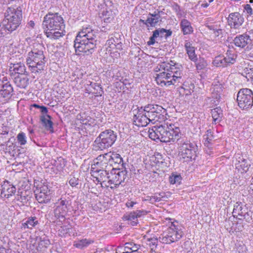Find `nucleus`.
I'll return each instance as SVG.
<instances>
[{
  "mask_svg": "<svg viewBox=\"0 0 253 253\" xmlns=\"http://www.w3.org/2000/svg\"><path fill=\"white\" fill-rule=\"evenodd\" d=\"M236 55L231 50H228L226 56L219 55L216 56L212 64L216 67H224L234 64L236 61Z\"/></svg>",
  "mask_w": 253,
  "mask_h": 253,
  "instance_id": "2eb2a0df",
  "label": "nucleus"
},
{
  "mask_svg": "<svg viewBox=\"0 0 253 253\" xmlns=\"http://www.w3.org/2000/svg\"><path fill=\"white\" fill-rule=\"evenodd\" d=\"M238 106L242 109H248L253 104V91L249 88L241 89L237 94Z\"/></svg>",
  "mask_w": 253,
  "mask_h": 253,
  "instance_id": "9b49d317",
  "label": "nucleus"
},
{
  "mask_svg": "<svg viewBox=\"0 0 253 253\" xmlns=\"http://www.w3.org/2000/svg\"><path fill=\"white\" fill-rule=\"evenodd\" d=\"M35 196L37 200L40 203H47L50 199V191L47 185L41 182H34Z\"/></svg>",
  "mask_w": 253,
  "mask_h": 253,
  "instance_id": "4468645a",
  "label": "nucleus"
},
{
  "mask_svg": "<svg viewBox=\"0 0 253 253\" xmlns=\"http://www.w3.org/2000/svg\"><path fill=\"white\" fill-rule=\"evenodd\" d=\"M244 22L243 16L239 12H233L228 16V23L231 29H239Z\"/></svg>",
  "mask_w": 253,
  "mask_h": 253,
  "instance_id": "f3484780",
  "label": "nucleus"
},
{
  "mask_svg": "<svg viewBox=\"0 0 253 253\" xmlns=\"http://www.w3.org/2000/svg\"><path fill=\"white\" fill-rule=\"evenodd\" d=\"M41 120L42 123L46 128L50 129L52 128V122L51 121L50 117L49 115L42 116Z\"/></svg>",
  "mask_w": 253,
  "mask_h": 253,
  "instance_id": "58836bf2",
  "label": "nucleus"
},
{
  "mask_svg": "<svg viewBox=\"0 0 253 253\" xmlns=\"http://www.w3.org/2000/svg\"><path fill=\"white\" fill-rule=\"evenodd\" d=\"M178 156L181 160L191 162L196 157L197 146L186 139H182L178 143Z\"/></svg>",
  "mask_w": 253,
  "mask_h": 253,
  "instance_id": "0eeeda50",
  "label": "nucleus"
},
{
  "mask_svg": "<svg viewBox=\"0 0 253 253\" xmlns=\"http://www.w3.org/2000/svg\"><path fill=\"white\" fill-rule=\"evenodd\" d=\"M28 25L30 27L33 28L35 26V23L33 21H30L28 23Z\"/></svg>",
  "mask_w": 253,
  "mask_h": 253,
  "instance_id": "0e129e2a",
  "label": "nucleus"
},
{
  "mask_svg": "<svg viewBox=\"0 0 253 253\" xmlns=\"http://www.w3.org/2000/svg\"><path fill=\"white\" fill-rule=\"evenodd\" d=\"M100 14L101 18L106 23H110L114 19L115 16V13L113 12L112 9L107 6L103 8Z\"/></svg>",
  "mask_w": 253,
  "mask_h": 253,
  "instance_id": "393cba45",
  "label": "nucleus"
},
{
  "mask_svg": "<svg viewBox=\"0 0 253 253\" xmlns=\"http://www.w3.org/2000/svg\"><path fill=\"white\" fill-rule=\"evenodd\" d=\"M244 12H245L248 16H251L253 14V10L249 4H246L244 6Z\"/></svg>",
  "mask_w": 253,
  "mask_h": 253,
  "instance_id": "de8ad7c7",
  "label": "nucleus"
},
{
  "mask_svg": "<svg viewBox=\"0 0 253 253\" xmlns=\"http://www.w3.org/2000/svg\"><path fill=\"white\" fill-rule=\"evenodd\" d=\"M139 22L145 24L147 27H148V23L146 22V20L143 19H140Z\"/></svg>",
  "mask_w": 253,
  "mask_h": 253,
  "instance_id": "338daca9",
  "label": "nucleus"
},
{
  "mask_svg": "<svg viewBox=\"0 0 253 253\" xmlns=\"http://www.w3.org/2000/svg\"><path fill=\"white\" fill-rule=\"evenodd\" d=\"M31 107L32 108L34 107V108H37V109H40L41 112L42 114H46L47 113V109L46 107H45L44 106H41L38 104H34L32 105L31 106Z\"/></svg>",
  "mask_w": 253,
  "mask_h": 253,
  "instance_id": "603ef678",
  "label": "nucleus"
},
{
  "mask_svg": "<svg viewBox=\"0 0 253 253\" xmlns=\"http://www.w3.org/2000/svg\"><path fill=\"white\" fill-rule=\"evenodd\" d=\"M213 34L215 36H218L219 35L222 34V30L221 29H216L213 30Z\"/></svg>",
  "mask_w": 253,
  "mask_h": 253,
  "instance_id": "052dcab7",
  "label": "nucleus"
},
{
  "mask_svg": "<svg viewBox=\"0 0 253 253\" xmlns=\"http://www.w3.org/2000/svg\"><path fill=\"white\" fill-rule=\"evenodd\" d=\"M135 204L136 203L133 201H130L126 202V206L128 208H132Z\"/></svg>",
  "mask_w": 253,
  "mask_h": 253,
  "instance_id": "680f3d73",
  "label": "nucleus"
},
{
  "mask_svg": "<svg viewBox=\"0 0 253 253\" xmlns=\"http://www.w3.org/2000/svg\"><path fill=\"white\" fill-rule=\"evenodd\" d=\"M105 45L107 48H110V51L114 49L121 50L123 43L121 42L120 34L116 33L110 35L106 42Z\"/></svg>",
  "mask_w": 253,
  "mask_h": 253,
  "instance_id": "a211bd4d",
  "label": "nucleus"
},
{
  "mask_svg": "<svg viewBox=\"0 0 253 253\" xmlns=\"http://www.w3.org/2000/svg\"><path fill=\"white\" fill-rule=\"evenodd\" d=\"M182 178L180 175L172 173L169 177V181L171 184L179 185Z\"/></svg>",
  "mask_w": 253,
  "mask_h": 253,
  "instance_id": "4c0bfd02",
  "label": "nucleus"
},
{
  "mask_svg": "<svg viewBox=\"0 0 253 253\" xmlns=\"http://www.w3.org/2000/svg\"><path fill=\"white\" fill-rule=\"evenodd\" d=\"M234 42L236 46L243 48L251 43V39L248 34H244L235 37Z\"/></svg>",
  "mask_w": 253,
  "mask_h": 253,
  "instance_id": "b1692460",
  "label": "nucleus"
},
{
  "mask_svg": "<svg viewBox=\"0 0 253 253\" xmlns=\"http://www.w3.org/2000/svg\"><path fill=\"white\" fill-rule=\"evenodd\" d=\"M109 173L106 170L102 169L99 173L95 174L96 180L98 182L103 183L108 181Z\"/></svg>",
  "mask_w": 253,
  "mask_h": 253,
  "instance_id": "72a5a7b5",
  "label": "nucleus"
},
{
  "mask_svg": "<svg viewBox=\"0 0 253 253\" xmlns=\"http://www.w3.org/2000/svg\"><path fill=\"white\" fill-rule=\"evenodd\" d=\"M147 213V212L144 210H137L125 214L123 219L124 220L128 221L131 225L135 226L138 223L137 218L146 215Z\"/></svg>",
  "mask_w": 253,
  "mask_h": 253,
  "instance_id": "412c9836",
  "label": "nucleus"
},
{
  "mask_svg": "<svg viewBox=\"0 0 253 253\" xmlns=\"http://www.w3.org/2000/svg\"><path fill=\"white\" fill-rule=\"evenodd\" d=\"M117 133L111 129H106L101 132L96 138L95 143L97 147L103 150L111 147L117 139Z\"/></svg>",
  "mask_w": 253,
  "mask_h": 253,
  "instance_id": "1a4fd4ad",
  "label": "nucleus"
},
{
  "mask_svg": "<svg viewBox=\"0 0 253 253\" xmlns=\"http://www.w3.org/2000/svg\"><path fill=\"white\" fill-rule=\"evenodd\" d=\"M127 171L120 169H113L109 173L108 185L111 189L116 188L123 183L126 177Z\"/></svg>",
  "mask_w": 253,
  "mask_h": 253,
  "instance_id": "ddd939ff",
  "label": "nucleus"
},
{
  "mask_svg": "<svg viewBox=\"0 0 253 253\" xmlns=\"http://www.w3.org/2000/svg\"><path fill=\"white\" fill-rule=\"evenodd\" d=\"M204 138L208 142H210L213 139V136L211 129H209L207 130L206 134L204 135Z\"/></svg>",
  "mask_w": 253,
  "mask_h": 253,
  "instance_id": "8fccbe9b",
  "label": "nucleus"
},
{
  "mask_svg": "<svg viewBox=\"0 0 253 253\" xmlns=\"http://www.w3.org/2000/svg\"><path fill=\"white\" fill-rule=\"evenodd\" d=\"M154 71L157 73L155 81L161 86L176 85L183 81L181 66L172 61L158 64Z\"/></svg>",
  "mask_w": 253,
  "mask_h": 253,
  "instance_id": "f257e3e1",
  "label": "nucleus"
},
{
  "mask_svg": "<svg viewBox=\"0 0 253 253\" xmlns=\"http://www.w3.org/2000/svg\"><path fill=\"white\" fill-rule=\"evenodd\" d=\"M59 162H60V166L59 167L58 165L57 167L59 170H61L65 166V161L64 159H61L60 160H58Z\"/></svg>",
  "mask_w": 253,
  "mask_h": 253,
  "instance_id": "bf43d9fd",
  "label": "nucleus"
},
{
  "mask_svg": "<svg viewBox=\"0 0 253 253\" xmlns=\"http://www.w3.org/2000/svg\"><path fill=\"white\" fill-rule=\"evenodd\" d=\"M195 62L196 63V68L198 70L205 68L208 65L207 61L203 58H200L199 59H197V61Z\"/></svg>",
  "mask_w": 253,
  "mask_h": 253,
  "instance_id": "ea45409f",
  "label": "nucleus"
},
{
  "mask_svg": "<svg viewBox=\"0 0 253 253\" xmlns=\"http://www.w3.org/2000/svg\"><path fill=\"white\" fill-rule=\"evenodd\" d=\"M38 224V221L35 216H31L27 218L25 222L22 223L23 227L24 228L32 229Z\"/></svg>",
  "mask_w": 253,
  "mask_h": 253,
  "instance_id": "473e14b6",
  "label": "nucleus"
},
{
  "mask_svg": "<svg viewBox=\"0 0 253 253\" xmlns=\"http://www.w3.org/2000/svg\"><path fill=\"white\" fill-rule=\"evenodd\" d=\"M159 30H156L153 32V35L150 38L149 41L147 42L148 45H153L155 43V38L160 37Z\"/></svg>",
  "mask_w": 253,
  "mask_h": 253,
  "instance_id": "c03bdc74",
  "label": "nucleus"
},
{
  "mask_svg": "<svg viewBox=\"0 0 253 253\" xmlns=\"http://www.w3.org/2000/svg\"><path fill=\"white\" fill-rule=\"evenodd\" d=\"M69 183L72 187H76L79 184V179L74 176H70Z\"/></svg>",
  "mask_w": 253,
  "mask_h": 253,
  "instance_id": "49530a36",
  "label": "nucleus"
},
{
  "mask_svg": "<svg viewBox=\"0 0 253 253\" xmlns=\"http://www.w3.org/2000/svg\"><path fill=\"white\" fill-rule=\"evenodd\" d=\"M159 197L161 198V200L162 201H165V193L164 192H161L159 193H157Z\"/></svg>",
  "mask_w": 253,
  "mask_h": 253,
  "instance_id": "e2e57ef3",
  "label": "nucleus"
},
{
  "mask_svg": "<svg viewBox=\"0 0 253 253\" xmlns=\"http://www.w3.org/2000/svg\"><path fill=\"white\" fill-rule=\"evenodd\" d=\"M22 17V9L20 6L7 7L3 21L5 28L9 32L15 30L19 26Z\"/></svg>",
  "mask_w": 253,
  "mask_h": 253,
  "instance_id": "423d86ee",
  "label": "nucleus"
},
{
  "mask_svg": "<svg viewBox=\"0 0 253 253\" xmlns=\"http://www.w3.org/2000/svg\"><path fill=\"white\" fill-rule=\"evenodd\" d=\"M149 200L150 202L152 204H154L156 202H159L161 201V198L159 197L157 193L155 194L154 195L149 197Z\"/></svg>",
  "mask_w": 253,
  "mask_h": 253,
  "instance_id": "3c124183",
  "label": "nucleus"
},
{
  "mask_svg": "<svg viewBox=\"0 0 253 253\" xmlns=\"http://www.w3.org/2000/svg\"><path fill=\"white\" fill-rule=\"evenodd\" d=\"M57 205L56 208L54 210L55 215L58 218H64L67 211L68 201L64 198H61L56 203Z\"/></svg>",
  "mask_w": 253,
  "mask_h": 253,
  "instance_id": "aec40b11",
  "label": "nucleus"
},
{
  "mask_svg": "<svg viewBox=\"0 0 253 253\" xmlns=\"http://www.w3.org/2000/svg\"><path fill=\"white\" fill-rule=\"evenodd\" d=\"M0 196L2 198L8 199L14 195L16 188L11 182L5 180L1 186Z\"/></svg>",
  "mask_w": 253,
  "mask_h": 253,
  "instance_id": "6ab92c4d",
  "label": "nucleus"
},
{
  "mask_svg": "<svg viewBox=\"0 0 253 253\" xmlns=\"http://www.w3.org/2000/svg\"><path fill=\"white\" fill-rule=\"evenodd\" d=\"M133 244L134 243L132 242L125 243L124 247V252L123 253H130V251L132 250Z\"/></svg>",
  "mask_w": 253,
  "mask_h": 253,
  "instance_id": "09e8293b",
  "label": "nucleus"
},
{
  "mask_svg": "<svg viewBox=\"0 0 253 253\" xmlns=\"http://www.w3.org/2000/svg\"><path fill=\"white\" fill-rule=\"evenodd\" d=\"M94 243V241L91 239H84L74 243V246L77 248L83 249Z\"/></svg>",
  "mask_w": 253,
  "mask_h": 253,
  "instance_id": "f704fd0d",
  "label": "nucleus"
},
{
  "mask_svg": "<svg viewBox=\"0 0 253 253\" xmlns=\"http://www.w3.org/2000/svg\"><path fill=\"white\" fill-rule=\"evenodd\" d=\"M232 213L234 217L245 220L248 222L252 219V212L246 204L242 202H237L234 204Z\"/></svg>",
  "mask_w": 253,
  "mask_h": 253,
  "instance_id": "f8f14e48",
  "label": "nucleus"
},
{
  "mask_svg": "<svg viewBox=\"0 0 253 253\" xmlns=\"http://www.w3.org/2000/svg\"><path fill=\"white\" fill-rule=\"evenodd\" d=\"M244 229V226L242 223H237L236 225L235 230L236 232H241Z\"/></svg>",
  "mask_w": 253,
  "mask_h": 253,
  "instance_id": "5fc2aeb1",
  "label": "nucleus"
},
{
  "mask_svg": "<svg viewBox=\"0 0 253 253\" xmlns=\"http://www.w3.org/2000/svg\"><path fill=\"white\" fill-rule=\"evenodd\" d=\"M180 28L184 35L190 34L193 33V29L191 23L186 19L181 20L180 23Z\"/></svg>",
  "mask_w": 253,
  "mask_h": 253,
  "instance_id": "c756f323",
  "label": "nucleus"
},
{
  "mask_svg": "<svg viewBox=\"0 0 253 253\" xmlns=\"http://www.w3.org/2000/svg\"><path fill=\"white\" fill-rule=\"evenodd\" d=\"M209 5V4L208 2H207V1L205 0V2H203L202 4H201V6L204 8H206Z\"/></svg>",
  "mask_w": 253,
  "mask_h": 253,
  "instance_id": "69168bd1",
  "label": "nucleus"
},
{
  "mask_svg": "<svg viewBox=\"0 0 253 253\" xmlns=\"http://www.w3.org/2000/svg\"><path fill=\"white\" fill-rule=\"evenodd\" d=\"M104 166H96V169H97V170H94L93 169H92V165H91V173H92V175H94L95 174H97L98 173H99L102 169H104Z\"/></svg>",
  "mask_w": 253,
  "mask_h": 253,
  "instance_id": "864d4df0",
  "label": "nucleus"
},
{
  "mask_svg": "<svg viewBox=\"0 0 253 253\" xmlns=\"http://www.w3.org/2000/svg\"><path fill=\"white\" fill-rule=\"evenodd\" d=\"M222 88L223 86L220 84H213L211 88L213 97L217 99H219L220 94L222 91Z\"/></svg>",
  "mask_w": 253,
  "mask_h": 253,
  "instance_id": "c9c22d12",
  "label": "nucleus"
},
{
  "mask_svg": "<svg viewBox=\"0 0 253 253\" xmlns=\"http://www.w3.org/2000/svg\"><path fill=\"white\" fill-rule=\"evenodd\" d=\"M18 142L20 145H24L26 144V136L25 133L21 132L17 136Z\"/></svg>",
  "mask_w": 253,
  "mask_h": 253,
  "instance_id": "79ce46f5",
  "label": "nucleus"
},
{
  "mask_svg": "<svg viewBox=\"0 0 253 253\" xmlns=\"http://www.w3.org/2000/svg\"><path fill=\"white\" fill-rule=\"evenodd\" d=\"M132 113L133 124L135 125L143 127L146 126L150 123L145 115V112L144 111L143 107L133 110Z\"/></svg>",
  "mask_w": 253,
  "mask_h": 253,
  "instance_id": "dca6fc26",
  "label": "nucleus"
},
{
  "mask_svg": "<svg viewBox=\"0 0 253 253\" xmlns=\"http://www.w3.org/2000/svg\"><path fill=\"white\" fill-rule=\"evenodd\" d=\"M1 89L0 90V102L7 101L10 98L13 88L9 82L0 83Z\"/></svg>",
  "mask_w": 253,
  "mask_h": 253,
  "instance_id": "4be33fe9",
  "label": "nucleus"
},
{
  "mask_svg": "<svg viewBox=\"0 0 253 253\" xmlns=\"http://www.w3.org/2000/svg\"><path fill=\"white\" fill-rule=\"evenodd\" d=\"M140 247V245L135 244L134 243V244H133L132 250H131V251H130V253L137 251Z\"/></svg>",
  "mask_w": 253,
  "mask_h": 253,
  "instance_id": "13d9d810",
  "label": "nucleus"
},
{
  "mask_svg": "<svg viewBox=\"0 0 253 253\" xmlns=\"http://www.w3.org/2000/svg\"><path fill=\"white\" fill-rule=\"evenodd\" d=\"M183 235V227L175 221L160 236L159 240L164 244H171L179 240Z\"/></svg>",
  "mask_w": 253,
  "mask_h": 253,
  "instance_id": "6e6552de",
  "label": "nucleus"
},
{
  "mask_svg": "<svg viewBox=\"0 0 253 253\" xmlns=\"http://www.w3.org/2000/svg\"><path fill=\"white\" fill-rule=\"evenodd\" d=\"M43 48L42 45L37 44V47L35 46L27 54L26 63L33 73L43 70L45 60Z\"/></svg>",
  "mask_w": 253,
  "mask_h": 253,
  "instance_id": "39448f33",
  "label": "nucleus"
},
{
  "mask_svg": "<svg viewBox=\"0 0 253 253\" xmlns=\"http://www.w3.org/2000/svg\"><path fill=\"white\" fill-rule=\"evenodd\" d=\"M50 244V241L48 239H44L41 240L38 246V249H40V251H44Z\"/></svg>",
  "mask_w": 253,
  "mask_h": 253,
  "instance_id": "37998d69",
  "label": "nucleus"
},
{
  "mask_svg": "<svg viewBox=\"0 0 253 253\" xmlns=\"http://www.w3.org/2000/svg\"><path fill=\"white\" fill-rule=\"evenodd\" d=\"M86 92L95 94L96 96H101L104 93L99 84L88 81L85 86Z\"/></svg>",
  "mask_w": 253,
  "mask_h": 253,
  "instance_id": "5701e85b",
  "label": "nucleus"
},
{
  "mask_svg": "<svg viewBox=\"0 0 253 253\" xmlns=\"http://www.w3.org/2000/svg\"><path fill=\"white\" fill-rule=\"evenodd\" d=\"M109 162L111 163L110 153H106L104 155H100L96 159L94 163L92 164V169L94 170H97L96 169V166H102L106 167V165Z\"/></svg>",
  "mask_w": 253,
  "mask_h": 253,
  "instance_id": "a878e982",
  "label": "nucleus"
},
{
  "mask_svg": "<svg viewBox=\"0 0 253 253\" xmlns=\"http://www.w3.org/2000/svg\"><path fill=\"white\" fill-rule=\"evenodd\" d=\"M250 164H249L247 161L244 160L241 162H239V163L236 165V168L240 171L241 173H245L249 169V166Z\"/></svg>",
  "mask_w": 253,
  "mask_h": 253,
  "instance_id": "e433bc0d",
  "label": "nucleus"
},
{
  "mask_svg": "<svg viewBox=\"0 0 253 253\" xmlns=\"http://www.w3.org/2000/svg\"><path fill=\"white\" fill-rule=\"evenodd\" d=\"M42 25L47 37L51 39H58L65 34L64 20L57 13L46 14L44 17Z\"/></svg>",
  "mask_w": 253,
  "mask_h": 253,
  "instance_id": "20e7f679",
  "label": "nucleus"
},
{
  "mask_svg": "<svg viewBox=\"0 0 253 253\" xmlns=\"http://www.w3.org/2000/svg\"><path fill=\"white\" fill-rule=\"evenodd\" d=\"M184 47L189 59L192 61L196 62L197 56L195 54V47L193 45L192 42L188 40L186 41L184 43Z\"/></svg>",
  "mask_w": 253,
  "mask_h": 253,
  "instance_id": "bb28decb",
  "label": "nucleus"
},
{
  "mask_svg": "<svg viewBox=\"0 0 253 253\" xmlns=\"http://www.w3.org/2000/svg\"><path fill=\"white\" fill-rule=\"evenodd\" d=\"M9 71L13 72L15 74L23 75L27 73L26 68L23 63L21 62L17 63H11L9 66Z\"/></svg>",
  "mask_w": 253,
  "mask_h": 253,
  "instance_id": "c85d7f7f",
  "label": "nucleus"
},
{
  "mask_svg": "<svg viewBox=\"0 0 253 253\" xmlns=\"http://www.w3.org/2000/svg\"><path fill=\"white\" fill-rule=\"evenodd\" d=\"M161 21V16L159 12L156 13V12L153 14L149 13L146 20V22L148 23V27H155Z\"/></svg>",
  "mask_w": 253,
  "mask_h": 253,
  "instance_id": "cd10ccee",
  "label": "nucleus"
},
{
  "mask_svg": "<svg viewBox=\"0 0 253 253\" xmlns=\"http://www.w3.org/2000/svg\"><path fill=\"white\" fill-rule=\"evenodd\" d=\"M29 78L27 76H17L14 79L15 84L21 88H25L29 84Z\"/></svg>",
  "mask_w": 253,
  "mask_h": 253,
  "instance_id": "7c9ffc66",
  "label": "nucleus"
},
{
  "mask_svg": "<svg viewBox=\"0 0 253 253\" xmlns=\"http://www.w3.org/2000/svg\"><path fill=\"white\" fill-rule=\"evenodd\" d=\"M245 72L249 75V77L253 81V68H246V69H245Z\"/></svg>",
  "mask_w": 253,
  "mask_h": 253,
  "instance_id": "6e6d98bb",
  "label": "nucleus"
},
{
  "mask_svg": "<svg viewBox=\"0 0 253 253\" xmlns=\"http://www.w3.org/2000/svg\"><path fill=\"white\" fill-rule=\"evenodd\" d=\"M97 32L91 27L83 28L76 36L74 41L76 52L84 53L86 55L91 54L96 48Z\"/></svg>",
  "mask_w": 253,
  "mask_h": 253,
  "instance_id": "7ed1b4c3",
  "label": "nucleus"
},
{
  "mask_svg": "<svg viewBox=\"0 0 253 253\" xmlns=\"http://www.w3.org/2000/svg\"><path fill=\"white\" fill-rule=\"evenodd\" d=\"M111 163L114 162L116 164H120L123 163V158L120 155L117 153H110Z\"/></svg>",
  "mask_w": 253,
  "mask_h": 253,
  "instance_id": "a19ab883",
  "label": "nucleus"
},
{
  "mask_svg": "<svg viewBox=\"0 0 253 253\" xmlns=\"http://www.w3.org/2000/svg\"><path fill=\"white\" fill-rule=\"evenodd\" d=\"M143 109L149 122L153 124L158 121L161 116L164 117V115L167 114L166 110L158 105L149 104Z\"/></svg>",
  "mask_w": 253,
  "mask_h": 253,
  "instance_id": "9d476101",
  "label": "nucleus"
},
{
  "mask_svg": "<svg viewBox=\"0 0 253 253\" xmlns=\"http://www.w3.org/2000/svg\"><path fill=\"white\" fill-rule=\"evenodd\" d=\"M148 133L152 140L170 144L178 140L181 136L180 128L177 124L168 123L154 126L149 129Z\"/></svg>",
  "mask_w": 253,
  "mask_h": 253,
  "instance_id": "f03ea898",
  "label": "nucleus"
},
{
  "mask_svg": "<svg viewBox=\"0 0 253 253\" xmlns=\"http://www.w3.org/2000/svg\"><path fill=\"white\" fill-rule=\"evenodd\" d=\"M160 32H161L160 36V37L167 38L172 34V32L170 30H166L164 28L159 29Z\"/></svg>",
  "mask_w": 253,
  "mask_h": 253,
  "instance_id": "a18cd8bd",
  "label": "nucleus"
},
{
  "mask_svg": "<svg viewBox=\"0 0 253 253\" xmlns=\"http://www.w3.org/2000/svg\"><path fill=\"white\" fill-rule=\"evenodd\" d=\"M249 192L251 194H253V176L250 181Z\"/></svg>",
  "mask_w": 253,
  "mask_h": 253,
  "instance_id": "4d7b16f0",
  "label": "nucleus"
},
{
  "mask_svg": "<svg viewBox=\"0 0 253 253\" xmlns=\"http://www.w3.org/2000/svg\"><path fill=\"white\" fill-rule=\"evenodd\" d=\"M211 114L214 124L220 122L223 114L222 110L220 107H216L211 110Z\"/></svg>",
  "mask_w": 253,
  "mask_h": 253,
  "instance_id": "2f4dec72",
  "label": "nucleus"
},
{
  "mask_svg": "<svg viewBox=\"0 0 253 253\" xmlns=\"http://www.w3.org/2000/svg\"><path fill=\"white\" fill-rule=\"evenodd\" d=\"M8 132L7 131H3L1 133V135H7L8 134Z\"/></svg>",
  "mask_w": 253,
  "mask_h": 253,
  "instance_id": "774afa93",
  "label": "nucleus"
}]
</instances>
